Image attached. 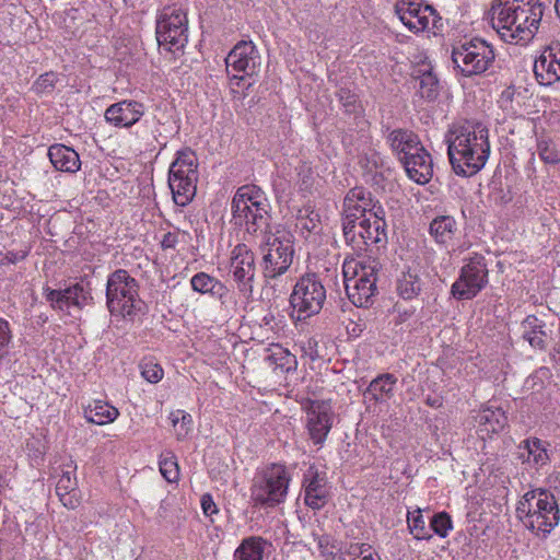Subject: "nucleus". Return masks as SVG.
Masks as SVG:
<instances>
[{
  "instance_id": "f3484780",
  "label": "nucleus",
  "mask_w": 560,
  "mask_h": 560,
  "mask_svg": "<svg viewBox=\"0 0 560 560\" xmlns=\"http://www.w3.org/2000/svg\"><path fill=\"white\" fill-rule=\"evenodd\" d=\"M533 71L540 85L550 86L560 82V42L542 49L534 61Z\"/></svg>"
},
{
  "instance_id": "0e129e2a",
  "label": "nucleus",
  "mask_w": 560,
  "mask_h": 560,
  "mask_svg": "<svg viewBox=\"0 0 560 560\" xmlns=\"http://www.w3.org/2000/svg\"><path fill=\"white\" fill-rule=\"evenodd\" d=\"M555 8H556V11H559V9H560V0H556Z\"/></svg>"
},
{
  "instance_id": "9b49d317",
  "label": "nucleus",
  "mask_w": 560,
  "mask_h": 560,
  "mask_svg": "<svg viewBox=\"0 0 560 560\" xmlns=\"http://www.w3.org/2000/svg\"><path fill=\"white\" fill-rule=\"evenodd\" d=\"M156 40L160 48L176 52L188 42L186 14L174 8H165L156 21Z\"/></svg>"
},
{
  "instance_id": "4468645a",
  "label": "nucleus",
  "mask_w": 560,
  "mask_h": 560,
  "mask_svg": "<svg viewBox=\"0 0 560 560\" xmlns=\"http://www.w3.org/2000/svg\"><path fill=\"white\" fill-rule=\"evenodd\" d=\"M226 70L232 69L235 72H243L244 75L233 74L231 83L240 86L245 77H252L260 66V55L252 40H241L229 52L225 58Z\"/></svg>"
},
{
  "instance_id": "dca6fc26",
  "label": "nucleus",
  "mask_w": 560,
  "mask_h": 560,
  "mask_svg": "<svg viewBox=\"0 0 560 560\" xmlns=\"http://www.w3.org/2000/svg\"><path fill=\"white\" fill-rule=\"evenodd\" d=\"M230 270L238 291L245 296H250L256 275L255 255L245 244H238L233 248Z\"/></svg>"
},
{
  "instance_id": "b1692460",
  "label": "nucleus",
  "mask_w": 560,
  "mask_h": 560,
  "mask_svg": "<svg viewBox=\"0 0 560 560\" xmlns=\"http://www.w3.org/2000/svg\"><path fill=\"white\" fill-rule=\"evenodd\" d=\"M405 167L408 177L417 184L424 185L433 176V162L430 153L420 145L411 154L400 161Z\"/></svg>"
},
{
  "instance_id": "37998d69",
  "label": "nucleus",
  "mask_w": 560,
  "mask_h": 560,
  "mask_svg": "<svg viewBox=\"0 0 560 560\" xmlns=\"http://www.w3.org/2000/svg\"><path fill=\"white\" fill-rule=\"evenodd\" d=\"M160 471L168 482H175L179 477V467L174 455L160 459Z\"/></svg>"
},
{
  "instance_id": "c03bdc74",
  "label": "nucleus",
  "mask_w": 560,
  "mask_h": 560,
  "mask_svg": "<svg viewBox=\"0 0 560 560\" xmlns=\"http://www.w3.org/2000/svg\"><path fill=\"white\" fill-rule=\"evenodd\" d=\"M65 293L72 306L82 308L88 300L89 292H86L80 283H75L65 289Z\"/></svg>"
},
{
  "instance_id": "de8ad7c7",
  "label": "nucleus",
  "mask_w": 560,
  "mask_h": 560,
  "mask_svg": "<svg viewBox=\"0 0 560 560\" xmlns=\"http://www.w3.org/2000/svg\"><path fill=\"white\" fill-rule=\"evenodd\" d=\"M57 81V77L52 72H47L42 74L36 83V90L40 93L50 92L55 88V83Z\"/></svg>"
},
{
  "instance_id": "a878e982",
  "label": "nucleus",
  "mask_w": 560,
  "mask_h": 560,
  "mask_svg": "<svg viewBox=\"0 0 560 560\" xmlns=\"http://www.w3.org/2000/svg\"><path fill=\"white\" fill-rule=\"evenodd\" d=\"M386 142L392 151L402 161L407 155L416 151L421 144L417 133L412 130L397 128L388 132Z\"/></svg>"
},
{
  "instance_id": "2f4dec72",
  "label": "nucleus",
  "mask_w": 560,
  "mask_h": 560,
  "mask_svg": "<svg viewBox=\"0 0 560 560\" xmlns=\"http://www.w3.org/2000/svg\"><path fill=\"white\" fill-rule=\"evenodd\" d=\"M118 416L119 411L117 408L102 400H95L93 405L84 408L86 421L97 425L114 422Z\"/></svg>"
},
{
  "instance_id": "bb28decb",
  "label": "nucleus",
  "mask_w": 560,
  "mask_h": 560,
  "mask_svg": "<svg viewBox=\"0 0 560 560\" xmlns=\"http://www.w3.org/2000/svg\"><path fill=\"white\" fill-rule=\"evenodd\" d=\"M48 158L57 171L77 173L81 167L78 152L72 148L56 143L49 147Z\"/></svg>"
},
{
  "instance_id": "423d86ee",
  "label": "nucleus",
  "mask_w": 560,
  "mask_h": 560,
  "mask_svg": "<svg viewBox=\"0 0 560 560\" xmlns=\"http://www.w3.org/2000/svg\"><path fill=\"white\" fill-rule=\"evenodd\" d=\"M198 163L195 152L185 148L177 151L168 171V186L173 200L179 207L187 206L195 197L198 180Z\"/></svg>"
},
{
  "instance_id": "aec40b11",
  "label": "nucleus",
  "mask_w": 560,
  "mask_h": 560,
  "mask_svg": "<svg viewBox=\"0 0 560 560\" xmlns=\"http://www.w3.org/2000/svg\"><path fill=\"white\" fill-rule=\"evenodd\" d=\"M376 207L383 206L374 200L371 191L363 187H354L347 192L343 199L342 222L372 217L376 212Z\"/></svg>"
},
{
  "instance_id": "f8f14e48",
  "label": "nucleus",
  "mask_w": 560,
  "mask_h": 560,
  "mask_svg": "<svg viewBox=\"0 0 560 560\" xmlns=\"http://www.w3.org/2000/svg\"><path fill=\"white\" fill-rule=\"evenodd\" d=\"M488 283V269L482 256H476L466 264L458 279L452 284L451 294L456 300H471Z\"/></svg>"
},
{
  "instance_id": "c9c22d12",
  "label": "nucleus",
  "mask_w": 560,
  "mask_h": 560,
  "mask_svg": "<svg viewBox=\"0 0 560 560\" xmlns=\"http://www.w3.org/2000/svg\"><path fill=\"white\" fill-rule=\"evenodd\" d=\"M407 523L410 534L418 540H430L432 538V534L430 529L425 526V521L422 515V510L417 508L412 512H408Z\"/></svg>"
},
{
  "instance_id": "864d4df0",
  "label": "nucleus",
  "mask_w": 560,
  "mask_h": 560,
  "mask_svg": "<svg viewBox=\"0 0 560 560\" xmlns=\"http://www.w3.org/2000/svg\"><path fill=\"white\" fill-rule=\"evenodd\" d=\"M267 360L268 361H272L277 364V366H280L281 369H284L287 372H289L292 366H291V362L295 365L296 364V360L294 357H291L289 353H285L284 355H282L280 358L281 362L280 363H277L276 361V358L273 354L271 355H268L267 357Z\"/></svg>"
},
{
  "instance_id": "f704fd0d",
  "label": "nucleus",
  "mask_w": 560,
  "mask_h": 560,
  "mask_svg": "<svg viewBox=\"0 0 560 560\" xmlns=\"http://www.w3.org/2000/svg\"><path fill=\"white\" fill-rule=\"evenodd\" d=\"M262 202H267V200L259 187L244 185L236 190L231 205H249L252 207Z\"/></svg>"
},
{
  "instance_id": "79ce46f5",
  "label": "nucleus",
  "mask_w": 560,
  "mask_h": 560,
  "mask_svg": "<svg viewBox=\"0 0 560 560\" xmlns=\"http://www.w3.org/2000/svg\"><path fill=\"white\" fill-rule=\"evenodd\" d=\"M30 254V247L23 246L18 249H8L0 252V268H7L16 265L26 259Z\"/></svg>"
},
{
  "instance_id": "412c9836",
  "label": "nucleus",
  "mask_w": 560,
  "mask_h": 560,
  "mask_svg": "<svg viewBox=\"0 0 560 560\" xmlns=\"http://www.w3.org/2000/svg\"><path fill=\"white\" fill-rule=\"evenodd\" d=\"M396 13L402 24L413 33L429 28L430 18L435 10L430 4H422L418 0H405L396 4Z\"/></svg>"
},
{
  "instance_id": "0eeeda50",
  "label": "nucleus",
  "mask_w": 560,
  "mask_h": 560,
  "mask_svg": "<svg viewBox=\"0 0 560 560\" xmlns=\"http://www.w3.org/2000/svg\"><path fill=\"white\" fill-rule=\"evenodd\" d=\"M290 480L283 465L272 464L254 478L250 499L257 506L275 508L285 501Z\"/></svg>"
},
{
  "instance_id": "69168bd1",
  "label": "nucleus",
  "mask_w": 560,
  "mask_h": 560,
  "mask_svg": "<svg viewBox=\"0 0 560 560\" xmlns=\"http://www.w3.org/2000/svg\"><path fill=\"white\" fill-rule=\"evenodd\" d=\"M556 352L560 354V343L555 348Z\"/></svg>"
},
{
  "instance_id": "cd10ccee",
  "label": "nucleus",
  "mask_w": 560,
  "mask_h": 560,
  "mask_svg": "<svg viewBox=\"0 0 560 560\" xmlns=\"http://www.w3.org/2000/svg\"><path fill=\"white\" fill-rule=\"evenodd\" d=\"M272 545L261 536H248L240 542L233 553V560H264L266 551Z\"/></svg>"
},
{
  "instance_id": "8fccbe9b",
  "label": "nucleus",
  "mask_w": 560,
  "mask_h": 560,
  "mask_svg": "<svg viewBox=\"0 0 560 560\" xmlns=\"http://www.w3.org/2000/svg\"><path fill=\"white\" fill-rule=\"evenodd\" d=\"M303 350L312 361H316L323 358V353L319 349L318 341L315 338L307 339L303 347Z\"/></svg>"
},
{
  "instance_id": "2eb2a0df",
  "label": "nucleus",
  "mask_w": 560,
  "mask_h": 560,
  "mask_svg": "<svg viewBox=\"0 0 560 560\" xmlns=\"http://www.w3.org/2000/svg\"><path fill=\"white\" fill-rule=\"evenodd\" d=\"M232 221L235 226L244 228L252 235L261 233L268 235L270 230V206L268 202L249 205H231Z\"/></svg>"
},
{
  "instance_id": "e433bc0d",
  "label": "nucleus",
  "mask_w": 560,
  "mask_h": 560,
  "mask_svg": "<svg viewBox=\"0 0 560 560\" xmlns=\"http://www.w3.org/2000/svg\"><path fill=\"white\" fill-rule=\"evenodd\" d=\"M524 448L527 451L528 457H533L536 465L542 466L547 464L549 456L541 440L537 438L528 439L523 442Z\"/></svg>"
},
{
  "instance_id": "3c124183",
  "label": "nucleus",
  "mask_w": 560,
  "mask_h": 560,
  "mask_svg": "<svg viewBox=\"0 0 560 560\" xmlns=\"http://www.w3.org/2000/svg\"><path fill=\"white\" fill-rule=\"evenodd\" d=\"M171 420H172V423L174 427H176L178 424V422H180V428H182V430H184V432L178 433L179 435L187 433L188 428H186V427L189 425L192 421L190 415L185 413L184 411H180V410H177L176 412L171 413Z\"/></svg>"
},
{
  "instance_id": "052dcab7",
  "label": "nucleus",
  "mask_w": 560,
  "mask_h": 560,
  "mask_svg": "<svg viewBox=\"0 0 560 560\" xmlns=\"http://www.w3.org/2000/svg\"><path fill=\"white\" fill-rule=\"evenodd\" d=\"M372 546L369 544H360V555L365 556L371 553Z\"/></svg>"
},
{
  "instance_id": "7ed1b4c3",
  "label": "nucleus",
  "mask_w": 560,
  "mask_h": 560,
  "mask_svg": "<svg viewBox=\"0 0 560 560\" xmlns=\"http://www.w3.org/2000/svg\"><path fill=\"white\" fill-rule=\"evenodd\" d=\"M516 516L527 529L546 536L558 525L560 512L555 495L538 488L522 497L516 506Z\"/></svg>"
},
{
  "instance_id": "20e7f679",
  "label": "nucleus",
  "mask_w": 560,
  "mask_h": 560,
  "mask_svg": "<svg viewBox=\"0 0 560 560\" xmlns=\"http://www.w3.org/2000/svg\"><path fill=\"white\" fill-rule=\"evenodd\" d=\"M106 304L114 316L133 318L142 312L144 303L139 296V284L127 270L110 273L106 283Z\"/></svg>"
},
{
  "instance_id": "6ab92c4d",
  "label": "nucleus",
  "mask_w": 560,
  "mask_h": 560,
  "mask_svg": "<svg viewBox=\"0 0 560 560\" xmlns=\"http://www.w3.org/2000/svg\"><path fill=\"white\" fill-rule=\"evenodd\" d=\"M332 427V411L327 400L311 401L306 428L314 444L322 445Z\"/></svg>"
},
{
  "instance_id": "6e6d98bb",
  "label": "nucleus",
  "mask_w": 560,
  "mask_h": 560,
  "mask_svg": "<svg viewBox=\"0 0 560 560\" xmlns=\"http://www.w3.org/2000/svg\"><path fill=\"white\" fill-rule=\"evenodd\" d=\"M61 503L68 509H75L79 505V499L77 497V491L70 492L68 494H59L58 495Z\"/></svg>"
},
{
  "instance_id": "ea45409f",
  "label": "nucleus",
  "mask_w": 560,
  "mask_h": 560,
  "mask_svg": "<svg viewBox=\"0 0 560 560\" xmlns=\"http://www.w3.org/2000/svg\"><path fill=\"white\" fill-rule=\"evenodd\" d=\"M46 300L50 303V306L54 310H58L61 312H67L70 314L69 308L72 306L67 298V294L63 290H55L50 288H45L44 290Z\"/></svg>"
},
{
  "instance_id": "4c0bfd02",
  "label": "nucleus",
  "mask_w": 560,
  "mask_h": 560,
  "mask_svg": "<svg viewBox=\"0 0 560 560\" xmlns=\"http://www.w3.org/2000/svg\"><path fill=\"white\" fill-rule=\"evenodd\" d=\"M537 152L539 158L547 164L560 163V151L549 139L540 138L537 141Z\"/></svg>"
},
{
  "instance_id": "a19ab883",
  "label": "nucleus",
  "mask_w": 560,
  "mask_h": 560,
  "mask_svg": "<svg viewBox=\"0 0 560 560\" xmlns=\"http://www.w3.org/2000/svg\"><path fill=\"white\" fill-rule=\"evenodd\" d=\"M336 96L346 114H358L360 112L361 104L358 96L349 89L340 88L337 91Z\"/></svg>"
},
{
  "instance_id": "49530a36",
  "label": "nucleus",
  "mask_w": 560,
  "mask_h": 560,
  "mask_svg": "<svg viewBox=\"0 0 560 560\" xmlns=\"http://www.w3.org/2000/svg\"><path fill=\"white\" fill-rule=\"evenodd\" d=\"M77 479L72 477V471H62V475L56 485V493L59 495L74 492L77 491Z\"/></svg>"
},
{
  "instance_id": "58836bf2",
  "label": "nucleus",
  "mask_w": 560,
  "mask_h": 560,
  "mask_svg": "<svg viewBox=\"0 0 560 560\" xmlns=\"http://www.w3.org/2000/svg\"><path fill=\"white\" fill-rule=\"evenodd\" d=\"M453 528L451 515L446 512H439L431 517L428 529L433 530L441 538H445Z\"/></svg>"
},
{
  "instance_id": "c85d7f7f",
  "label": "nucleus",
  "mask_w": 560,
  "mask_h": 560,
  "mask_svg": "<svg viewBox=\"0 0 560 560\" xmlns=\"http://www.w3.org/2000/svg\"><path fill=\"white\" fill-rule=\"evenodd\" d=\"M190 284L194 291L201 294L209 293L221 301H223L229 294V289L224 283L206 272H198L192 276Z\"/></svg>"
},
{
  "instance_id": "680f3d73",
  "label": "nucleus",
  "mask_w": 560,
  "mask_h": 560,
  "mask_svg": "<svg viewBox=\"0 0 560 560\" xmlns=\"http://www.w3.org/2000/svg\"><path fill=\"white\" fill-rule=\"evenodd\" d=\"M427 404L432 406V407H439L440 406V402H438L436 399L431 400L430 398H428Z\"/></svg>"
},
{
  "instance_id": "1a4fd4ad",
  "label": "nucleus",
  "mask_w": 560,
  "mask_h": 560,
  "mask_svg": "<svg viewBox=\"0 0 560 560\" xmlns=\"http://www.w3.org/2000/svg\"><path fill=\"white\" fill-rule=\"evenodd\" d=\"M265 241L268 252L262 258L264 276L275 279L283 275L293 261L294 237L289 231L277 228L265 236Z\"/></svg>"
},
{
  "instance_id": "ddd939ff",
  "label": "nucleus",
  "mask_w": 560,
  "mask_h": 560,
  "mask_svg": "<svg viewBox=\"0 0 560 560\" xmlns=\"http://www.w3.org/2000/svg\"><path fill=\"white\" fill-rule=\"evenodd\" d=\"M360 269L354 270L353 278H347L345 271V288L349 300L358 307H368L373 303L377 288V264L360 262Z\"/></svg>"
},
{
  "instance_id": "13d9d810",
  "label": "nucleus",
  "mask_w": 560,
  "mask_h": 560,
  "mask_svg": "<svg viewBox=\"0 0 560 560\" xmlns=\"http://www.w3.org/2000/svg\"><path fill=\"white\" fill-rule=\"evenodd\" d=\"M319 215L317 213L312 212L311 215L302 222V229L307 230L308 232H313L317 228Z\"/></svg>"
},
{
  "instance_id": "39448f33",
  "label": "nucleus",
  "mask_w": 560,
  "mask_h": 560,
  "mask_svg": "<svg viewBox=\"0 0 560 560\" xmlns=\"http://www.w3.org/2000/svg\"><path fill=\"white\" fill-rule=\"evenodd\" d=\"M375 211L372 217L342 222L346 243L357 255H361L373 245L378 248L387 243L385 210L383 207H376Z\"/></svg>"
},
{
  "instance_id": "5701e85b",
  "label": "nucleus",
  "mask_w": 560,
  "mask_h": 560,
  "mask_svg": "<svg viewBox=\"0 0 560 560\" xmlns=\"http://www.w3.org/2000/svg\"><path fill=\"white\" fill-rule=\"evenodd\" d=\"M143 114L142 103L124 100L107 107L104 117L108 124L117 128H130L140 120Z\"/></svg>"
},
{
  "instance_id": "e2e57ef3",
  "label": "nucleus",
  "mask_w": 560,
  "mask_h": 560,
  "mask_svg": "<svg viewBox=\"0 0 560 560\" xmlns=\"http://www.w3.org/2000/svg\"><path fill=\"white\" fill-rule=\"evenodd\" d=\"M361 560H375V558L372 553H368L363 556Z\"/></svg>"
},
{
  "instance_id": "4d7b16f0",
  "label": "nucleus",
  "mask_w": 560,
  "mask_h": 560,
  "mask_svg": "<svg viewBox=\"0 0 560 560\" xmlns=\"http://www.w3.org/2000/svg\"><path fill=\"white\" fill-rule=\"evenodd\" d=\"M177 242H178L177 235L175 233L167 232L163 235V238L161 241V246L164 249L175 248Z\"/></svg>"
},
{
  "instance_id": "f257e3e1",
  "label": "nucleus",
  "mask_w": 560,
  "mask_h": 560,
  "mask_svg": "<svg viewBox=\"0 0 560 560\" xmlns=\"http://www.w3.org/2000/svg\"><path fill=\"white\" fill-rule=\"evenodd\" d=\"M446 142L450 162L459 176L477 174L489 159V131L481 122L465 121L454 126Z\"/></svg>"
},
{
  "instance_id": "f03ea898",
  "label": "nucleus",
  "mask_w": 560,
  "mask_h": 560,
  "mask_svg": "<svg viewBox=\"0 0 560 560\" xmlns=\"http://www.w3.org/2000/svg\"><path fill=\"white\" fill-rule=\"evenodd\" d=\"M491 25L508 43H528L538 31L544 14L539 0H498L492 4Z\"/></svg>"
},
{
  "instance_id": "603ef678",
  "label": "nucleus",
  "mask_w": 560,
  "mask_h": 560,
  "mask_svg": "<svg viewBox=\"0 0 560 560\" xmlns=\"http://www.w3.org/2000/svg\"><path fill=\"white\" fill-rule=\"evenodd\" d=\"M545 335H540L539 332L530 334L523 332V338L529 342V345L534 348L544 349L546 347V342L544 340Z\"/></svg>"
},
{
  "instance_id": "a18cd8bd",
  "label": "nucleus",
  "mask_w": 560,
  "mask_h": 560,
  "mask_svg": "<svg viewBox=\"0 0 560 560\" xmlns=\"http://www.w3.org/2000/svg\"><path fill=\"white\" fill-rule=\"evenodd\" d=\"M141 375L150 383L155 384L163 377V369L152 361H143L140 364Z\"/></svg>"
},
{
  "instance_id": "473e14b6",
  "label": "nucleus",
  "mask_w": 560,
  "mask_h": 560,
  "mask_svg": "<svg viewBox=\"0 0 560 560\" xmlns=\"http://www.w3.org/2000/svg\"><path fill=\"white\" fill-rule=\"evenodd\" d=\"M429 231L436 243L448 245L457 232V224L453 217L440 215L432 220Z\"/></svg>"
},
{
  "instance_id": "09e8293b",
  "label": "nucleus",
  "mask_w": 560,
  "mask_h": 560,
  "mask_svg": "<svg viewBox=\"0 0 560 560\" xmlns=\"http://www.w3.org/2000/svg\"><path fill=\"white\" fill-rule=\"evenodd\" d=\"M545 324L539 320L535 315H528L523 322L522 327L524 329V332H530L536 334L539 332L540 335H546L544 331Z\"/></svg>"
},
{
  "instance_id": "72a5a7b5",
  "label": "nucleus",
  "mask_w": 560,
  "mask_h": 560,
  "mask_svg": "<svg viewBox=\"0 0 560 560\" xmlns=\"http://www.w3.org/2000/svg\"><path fill=\"white\" fill-rule=\"evenodd\" d=\"M416 78L419 80L418 93L429 102L435 101L440 94V83L436 74L430 66L417 70Z\"/></svg>"
},
{
  "instance_id": "9d476101",
  "label": "nucleus",
  "mask_w": 560,
  "mask_h": 560,
  "mask_svg": "<svg viewBox=\"0 0 560 560\" xmlns=\"http://www.w3.org/2000/svg\"><path fill=\"white\" fill-rule=\"evenodd\" d=\"M326 301V289L316 273H306L295 283L290 304L298 312L299 319L318 314Z\"/></svg>"
},
{
  "instance_id": "c756f323",
  "label": "nucleus",
  "mask_w": 560,
  "mask_h": 560,
  "mask_svg": "<svg viewBox=\"0 0 560 560\" xmlns=\"http://www.w3.org/2000/svg\"><path fill=\"white\" fill-rule=\"evenodd\" d=\"M480 432L486 434L498 433L502 431L506 423L508 417L501 408L487 407L479 411L476 417Z\"/></svg>"
},
{
  "instance_id": "5fc2aeb1",
  "label": "nucleus",
  "mask_w": 560,
  "mask_h": 560,
  "mask_svg": "<svg viewBox=\"0 0 560 560\" xmlns=\"http://www.w3.org/2000/svg\"><path fill=\"white\" fill-rule=\"evenodd\" d=\"M201 508L207 516H211L218 512L217 505L210 494H203L201 497Z\"/></svg>"
},
{
  "instance_id": "a211bd4d",
  "label": "nucleus",
  "mask_w": 560,
  "mask_h": 560,
  "mask_svg": "<svg viewBox=\"0 0 560 560\" xmlns=\"http://www.w3.org/2000/svg\"><path fill=\"white\" fill-rule=\"evenodd\" d=\"M533 71L540 85L550 86L560 82V42L542 49L534 61Z\"/></svg>"
},
{
  "instance_id": "6e6552de",
  "label": "nucleus",
  "mask_w": 560,
  "mask_h": 560,
  "mask_svg": "<svg viewBox=\"0 0 560 560\" xmlns=\"http://www.w3.org/2000/svg\"><path fill=\"white\" fill-rule=\"evenodd\" d=\"M494 50L486 40L475 37L453 47L452 62L464 77L485 73L494 62Z\"/></svg>"
},
{
  "instance_id": "4be33fe9",
  "label": "nucleus",
  "mask_w": 560,
  "mask_h": 560,
  "mask_svg": "<svg viewBox=\"0 0 560 560\" xmlns=\"http://www.w3.org/2000/svg\"><path fill=\"white\" fill-rule=\"evenodd\" d=\"M429 273L419 265L406 267L396 280V292L405 301H411L428 291Z\"/></svg>"
},
{
  "instance_id": "338daca9",
  "label": "nucleus",
  "mask_w": 560,
  "mask_h": 560,
  "mask_svg": "<svg viewBox=\"0 0 560 560\" xmlns=\"http://www.w3.org/2000/svg\"><path fill=\"white\" fill-rule=\"evenodd\" d=\"M318 545H319V548H323L324 542L322 540H319Z\"/></svg>"
},
{
  "instance_id": "bf43d9fd",
  "label": "nucleus",
  "mask_w": 560,
  "mask_h": 560,
  "mask_svg": "<svg viewBox=\"0 0 560 560\" xmlns=\"http://www.w3.org/2000/svg\"><path fill=\"white\" fill-rule=\"evenodd\" d=\"M346 553L349 556H361L360 555V544H350L349 548L346 550Z\"/></svg>"
},
{
  "instance_id": "7c9ffc66",
  "label": "nucleus",
  "mask_w": 560,
  "mask_h": 560,
  "mask_svg": "<svg viewBox=\"0 0 560 560\" xmlns=\"http://www.w3.org/2000/svg\"><path fill=\"white\" fill-rule=\"evenodd\" d=\"M397 378L390 374L385 373L375 377L364 392V397L375 402L384 401L385 398L394 396V386Z\"/></svg>"
},
{
  "instance_id": "393cba45",
  "label": "nucleus",
  "mask_w": 560,
  "mask_h": 560,
  "mask_svg": "<svg viewBox=\"0 0 560 560\" xmlns=\"http://www.w3.org/2000/svg\"><path fill=\"white\" fill-rule=\"evenodd\" d=\"M326 477L314 467H310L304 474V502L313 510H320L328 500Z\"/></svg>"
}]
</instances>
